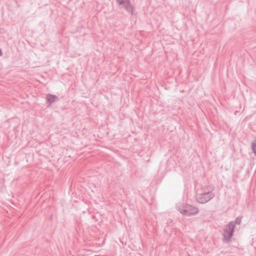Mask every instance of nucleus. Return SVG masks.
Here are the masks:
<instances>
[{
  "label": "nucleus",
  "mask_w": 256,
  "mask_h": 256,
  "mask_svg": "<svg viewBox=\"0 0 256 256\" xmlns=\"http://www.w3.org/2000/svg\"><path fill=\"white\" fill-rule=\"evenodd\" d=\"M184 206H179V205H176V210L184 216V214L182 210H184Z\"/></svg>",
  "instance_id": "423d86ee"
},
{
  "label": "nucleus",
  "mask_w": 256,
  "mask_h": 256,
  "mask_svg": "<svg viewBox=\"0 0 256 256\" xmlns=\"http://www.w3.org/2000/svg\"><path fill=\"white\" fill-rule=\"evenodd\" d=\"M46 103L48 106L52 104V103L56 102L58 100V97L53 94H48L46 96Z\"/></svg>",
  "instance_id": "39448f33"
},
{
  "label": "nucleus",
  "mask_w": 256,
  "mask_h": 256,
  "mask_svg": "<svg viewBox=\"0 0 256 256\" xmlns=\"http://www.w3.org/2000/svg\"><path fill=\"white\" fill-rule=\"evenodd\" d=\"M184 216H194L199 212V209L196 206L191 205H186L184 210H182Z\"/></svg>",
  "instance_id": "20e7f679"
},
{
  "label": "nucleus",
  "mask_w": 256,
  "mask_h": 256,
  "mask_svg": "<svg viewBox=\"0 0 256 256\" xmlns=\"http://www.w3.org/2000/svg\"><path fill=\"white\" fill-rule=\"evenodd\" d=\"M252 148L253 152L256 156V139L252 144Z\"/></svg>",
  "instance_id": "0eeeda50"
},
{
  "label": "nucleus",
  "mask_w": 256,
  "mask_h": 256,
  "mask_svg": "<svg viewBox=\"0 0 256 256\" xmlns=\"http://www.w3.org/2000/svg\"><path fill=\"white\" fill-rule=\"evenodd\" d=\"M235 227L236 226L233 221L229 222L226 226V228L224 230V233L222 234V240L224 242H228L230 240L233 236Z\"/></svg>",
  "instance_id": "f03ea898"
},
{
  "label": "nucleus",
  "mask_w": 256,
  "mask_h": 256,
  "mask_svg": "<svg viewBox=\"0 0 256 256\" xmlns=\"http://www.w3.org/2000/svg\"><path fill=\"white\" fill-rule=\"evenodd\" d=\"M242 216H238L234 220V222H234V224L235 225V224H240L241 222H242Z\"/></svg>",
  "instance_id": "6e6552de"
},
{
  "label": "nucleus",
  "mask_w": 256,
  "mask_h": 256,
  "mask_svg": "<svg viewBox=\"0 0 256 256\" xmlns=\"http://www.w3.org/2000/svg\"><path fill=\"white\" fill-rule=\"evenodd\" d=\"M118 5L121 6L128 13L133 16L134 13V7L131 4L130 0H116Z\"/></svg>",
  "instance_id": "7ed1b4c3"
},
{
  "label": "nucleus",
  "mask_w": 256,
  "mask_h": 256,
  "mask_svg": "<svg viewBox=\"0 0 256 256\" xmlns=\"http://www.w3.org/2000/svg\"><path fill=\"white\" fill-rule=\"evenodd\" d=\"M2 50L0 48V56H2Z\"/></svg>",
  "instance_id": "1a4fd4ad"
},
{
  "label": "nucleus",
  "mask_w": 256,
  "mask_h": 256,
  "mask_svg": "<svg viewBox=\"0 0 256 256\" xmlns=\"http://www.w3.org/2000/svg\"><path fill=\"white\" fill-rule=\"evenodd\" d=\"M214 196V194L211 191L203 192L201 190H198L196 198L198 202L204 204L209 202Z\"/></svg>",
  "instance_id": "f257e3e1"
}]
</instances>
